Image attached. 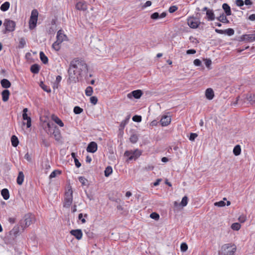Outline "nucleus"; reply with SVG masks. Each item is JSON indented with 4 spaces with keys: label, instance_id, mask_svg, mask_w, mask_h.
I'll return each instance as SVG.
<instances>
[{
    "label": "nucleus",
    "instance_id": "nucleus-1",
    "mask_svg": "<svg viewBox=\"0 0 255 255\" xmlns=\"http://www.w3.org/2000/svg\"><path fill=\"white\" fill-rule=\"evenodd\" d=\"M88 72V65L85 61L80 58H75L70 62L68 70L69 84L75 83L78 81L79 76L87 75Z\"/></svg>",
    "mask_w": 255,
    "mask_h": 255
},
{
    "label": "nucleus",
    "instance_id": "nucleus-2",
    "mask_svg": "<svg viewBox=\"0 0 255 255\" xmlns=\"http://www.w3.org/2000/svg\"><path fill=\"white\" fill-rule=\"evenodd\" d=\"M237 251L236 246L234 244H226L221 247L219 255H235Z\"/></svg>",
    "mask_w": 255,
    "mask_h": 255
},
{
    "label": "nucleus",
    "instance_id": "nucleus-3",
    "mask_svg": "<svg viewBox=\"0 0 255 255\" xmlns=\"http://www.w3.org/2000/svg\"><path fill=\"white\" fill-rule=\"evenodd\" d=\"M34 217L30 213H28L24 216L23 219L21 220L19 223V226L22 230L29 226L34 221Z\"/></svg>",
    "mask_w": 255,
    "mask_h": 255
},
{
    "label": "nucleus",
    "instance_id": "nucleus-4",
    "mask_svg": "<svg viewBox=\"0 0 255 255\" xmlns=\"http://www.w3.org/2000/svg\"><path fill=\"white\" fill-rule=\"evenodd\" d=\"M3 26L5 28L2 32L3 34H6L8 32H12L15 30V22L9 19H5L3 22Z\"/></svg>",
    "mask_w": 255,
    "mask_h": 255
},
{
    "label": "nucleus",
    "instance_id": "nucleus-5",
    "mask_svg": "<svg viewBox=\"0 0 255 255\" xmlns=\"http://www.w3.org/2000/svg\"><path fill=\"white\" fill-rule=\"evenodd\" d=\"M73 202V190L70 187L65 193L63 207L69 208Z\"/></svg>",
    "mask_w": 255,
    "mask_h": 255
},
{
    "label": "nucleus",
    "instance_id": "nucleus-6",
    "mask_svg": "<svg viewBox=\"0 0 255 255\" xmlns=\"http://www.w3.org/2000/svg\"><path fill=\"white\" fill-rule=\"evenodd\" d=\"M38 12L37 9H34L32 10L30 19L29 21V27L30 29L34 28L37 24Z\"/></svg>",
    "mask_w": 255,
    "mask_h": 255
},
{
    "label": "nucleus",
    "instance_id": "nucleus-7",
    "mask_svg": "<svg viewBox=\"0 0 255 255\" xmlns=\"http://www.w3.org/2000/svg\"><path fill=\"white\" fill-rule=\"evenodd\" d=\"M142 151L137 149L132 150H127L125 152V156L128 157L129 160H136L137 159L141 154Z\"/></svg>",
    "mask_w": 255,
    "mask_h": 255
},
{
    "label": "nucleus",
    "instance_id": "nucleus-8",
    "mask_svg": "<svg viewBox=\"0 0 255 255\" xmlns=\"http://www.w3.org/2000/svg\"><path fill=\"white\" fill-rule=\"evenodd\" d=\"M17 236V235L14 232H13L12 230H10L5 235V236L4 237V241L5 243L6 244H12Z\"/></svg>",
    "mask_w": 255,
    "mask_h": 255
},
{
    "label": "nucleus",
    "instance_id": "nucleus-9",
    "mask_svg": "<svg viewBox=\"0 0 255 255\" xmlns=\"http://www.w3.org/2000/svg\"><path fill=\"white\" fill-rule=\"evenodd\" d=\"M187 23L191 28H196L199 25L200 22L197 18L194 17H190L187 19Z\"/></svg>",
    "mask_w": 255,
    "mask_h": 255
},
{
    "label": "nucleus",
    "instance_id": "nucleus-10",
    "mask_svg": "<svg viewBox=\"0 0 255 255\" xmlns=\"http://www.w3.org/2000/svg\"><path fill=\"white\" fill-rule=\"evenodd\" d=\"M143 92L140 90H136L132 91L127 95V97L129 99H132V97L135 99H138L142 95Z\"/></svg>",
    "mask_w": 255,
    "mask_h": 255
},
{
    "label": "nucleus",
    "instance_id": "nucleus-11",
    "mask_svg": "<svg viewBox=\"0 0 255 255\" xmlns=\"http://www.w3.org/2000/svg\"><path fill=\"white\" fill-rule=\"evenodd\" d=\"M97 144L94 141H92L89 143L87 147V151L88 152L94 153L97 150Z\"/></svg>",
    "mask_w": 255,
    "mask_h": 255
},
{
    "label": "nucleus",
    "instance_id": "nucleus-12",
    "mask_svg": "<svg viewBox=\"0 0 255 255\" xmlns=\"http://www.w3.org/2000/svg\"><path fill=\"white\" fill-rule=\"evenodd\" d=\"M66 38L67 36L64 34L63 31L61 29L59 30L57 33L56 40L62 43Z\"/></svg>",
    "mask_w": 255,
    "mask_h": 255
},
{
    "label": "nucleus",
    "instance_id": "nucleus-13",
    "mask_svg": "<svg viewBox=\"0 0 255 255\" xmlns=\"http://www.w3.org/2000/svg\"><path fill=\"white\" fill-rule=\"evenodd\" d=\"M76 8L79 10L85 11L87 9V4L85 1H81L77 3Z\"/></svg>",
    "mask_w": 255,
    "mask_h": 255
},
{
    "label": "nucleus",
    "instance_id": "nucleus-14",
    "mask_svg": "<svg viewBox=\"0 0 255 255\" xmlns=\"http://www.w3.org/2000/svg\"><path fill=\"white\" fill-rule=\"evenodd\" d=\"M70 234L78 240L81 239L83 236L82 232L80 229L72 230L70 231Z\"/></svg>",
    "mask_w": 255,
    "mask_h": 255
},
{
    "label": "nucleus",
    "instance_id": "nucleus-15",
    "mask_svg": "<svg viewBox=\"0 0 255 255\" xmlns=\"http://www.w3.org/2000/svg\"><path fill=\"white\" fill-rule=\"evenodd\" d=\"M246 99L252 105L255 106V94L249 93L246 94Z\"/></svg>",
    "mask_w": 255,
    "mask_h": 255
},
{
    "label": "nucleus",
    "instance_id": "nucleus-16",
    "mask_svg": "<svg viewBox=\"0 0 255 255\" xmlns=\"http://www.w3.org/2000/svg\"><path fill=\"white\" fill-rule=\"evenodd\" d=\"M160 122L162 126H167L170 123L171 118L167 116H164L161 119Z\"/></svg>",
    "mask_w": 255,
    "mask_h": 255
},
{
    "label": "nucleus",
    "instance_id": "nucleus-17",
    "mask_svg": "<svg viewBox=\"0 0 255 255\" xmlns=\"http://www.w3.org/2000/svg\"><path fill=\"white\" fill-rule=\"evenodd\" d=\"M52 134L57 141H60L61 138V133L59 128L56 126L53 129Z\"/></svg>",
    "mask_w": 255,
    "mask_h": 255
},
{
    "label": "nucleus",
    "instance_id": "nucleus-18",
    "mask_svg": "<svg viewBox=\"0 0 255 255\" xmlns=\"http://www.w3.org/2000/svg\"><path fill=\"white\" fill-rule=\"evenodd\" d=\"M205 96L207 99L211 100L214 97V93L212 89L208 88L205 92Z\"/></svg>",
    "mask_w": 255,
    "mask_h": 255
},
{
    "label": "nucleus",
    "instance_id": "nucleus-19",
    "mask_svg": "<svg viewBox=\"0 0 255 255\" xmlns=\"http://www.w3.org/2000/svg\"><path fill=\"white\" fill-rule=\"evenodd\" d=\"M10 95V92L9 90L7 89L4 90L1 93L2 100L5 102H7L9 99Z\"/></svg>",
    "mask_w": 255,
    "mask_h": 255
},
{
    "label": "nucleus",
    "instance_id": "nucleus-20",
    "mask_svg": "<svg viewBox=\"0 0 255 255\" xmlns=\"http://www.w3.org/2000/svg\"><path fill=\"white\" fill-rule=\"evenodd\" d=\"M222 8L224 9V11H225V12L226 13V15L227 16H229V15H231L232 14L231 7L229 5V4H228L226 3H223V5H222Z\"/></svg>",
    "mask_w": 255,
    "mask_h": 255
},
{
    "label": "nucleus",
    "instance_id": "nucleus-21",
    "mask_svg": "<svg viewBox=\"0 0 255 255\" xmlns=\"http://www.w3.org/2000/svg\"><path fill=\"white\" fill-rule=\"evenodd\" d=\"M226 16L227 15H225L224 14V13H222V14H220V15L219 16L216 17V19L218 21H219L222 23H230V21L227 18Z\"/></svg>",
    "mask_w": 255,
    "mask_h": 255
},
{
    "label": "nucleus",
    "instance_id": "nucleus-22",
    "mask_svg": "<svg viewBox=\"0 0 255 255\" xmlns=\"http://www.w3.org/2000/svg\"><path fill=\"white\" fill-rule=\"evenodd\" d=\"M0 84L2 88H8L11 86L10 82L6 79H3L0 81Z\"/></svg>",
    "mask_w": 255,
    "mask_h": 255
},
{
    "label": "nucleus",
    "instance_id": "nucleus-23",
    "mask_svg": "<svg viewBox=\"0 0 255 255\" xmlns=\"http://www.w3.org/2000/svg\"><path fill=\"white\" fill-rule=\"evenodd\" d=\"M206 15L208 20L212 21L215 19V14L212 9L207 10Z\"/></svg>",
    "mask_w": 255,
    "mask_h": 255
},
{
    "label": "nucleus",
    "instance_id": "nucleus-24",
    "mask_svg": "<svg viewBox=\"0 0 255 255\" xmlns=\"http://www.w3.org/2000/svg\"><path fill=\"white\" fill-rule=\"evenodd\" d=\"M24 175L22 171H20L18 173V175L17 178L16 182L18 185H21L23 182Z\"/></svg>",
    "mask_w": 255,
    "mask_h": 255
},
{
    "label": "nucleus",
    "instance_id": "nucleus-25",
    "mask_svg": "<svg viewBox=\"0 0 255 255\" xmlns=\"http://www.w3.org/2000/svg\"><path fill=\"white\" fill-rule=\"evenodd\" d=\"M52 119L55 123L58 125L60 127H63L64 126V123L57 116L52 115Z\"/></svg>",
    "mask_w": 255,
    "mask_h": 255
},
{
    "label": "nucleus",
    "instance_id": "nucleus-26",
    "mask_svg": "<svg viewBox=\"0 0 255 255\" xmlns=\"http://www.w3.org/2000/svg\"><path fill=\"white\" fill-rule=\"evenodd\" d=\"M1 194L4 200H7L9 198V193L7 189L4 188L1 191Z\"/></svg>",
    "mask_w": 255,
    "mask_h": 255
},
{
    "label": "nucleus",
    "instance_id": "nucleus-27",
    "mask_svg": "<svg viewBox=\"0 0 255 255\" xmlns=\"http://www.w3.org/2000/svg\"><path fill=\"white\" fill-rule=\"evenodd\" d=\"M40 70V67L38 64H34L31 66L30 71L32 73L37 74Z\"/></svg>",
    "mask_w": 255,
    "mask_h": 255
},
{
    "label": "nucleus",
    "instance_id": "nucleus-28",
    "mask_svg": "<svg viewBox=\"0 0 255 255\" xmlns=\"http://www.w3.org/2000/svg\"><path fill=\"white\" fill-rule=\"evenodd\" d=\"M11 142L12 145L13 147H15L18 145V144L19 143V140H18L17 137L16 135H12V136L11 137Z\"/></svg>",
    "mask_w": 255,
    "mask_h": 255
},
{
    "label": "nucleus",
    "instance_id": "nucleus-29",
    "mask_svg": "<svg viewBox=\"0 0 255 255\" xmlns=\"http://www.w3.org/2000/svg\"><path fill=\"white\" fill-rule=\"evenodd\" d=\"M40 58L41 61L45 64L48 63V59L47 57L45 55V54L42 51H40L39 53Z\"/></svg>",
    "mask_w": 255,
    "mask_h": 255
},
{
    "label": "nucleus",
    "instance_id": "nucleus-30",
    "mask_svg": "<svg viewBox=\"0 0 255 255\" xmlns=\"http://www.w3.org/2000/svg\"><path fill=\"white\" fill-rule=\"evenodd\" d=\"M22 118L23 120H26L27 121V127L30 128L31 126V118L27 116V113H23L22 114Z\"/></svg>",
    "mask_w": 255,
    "mask_h": 255
},
{
    "label": "nucleus",
    "instance_id": "nucleus-31",
    "mask_svg": "<svg viewBox=\"0 0 255 255\" xmlns=\"http://www.w3.org/2000/svg\"><path fill=\"white\" fill-rule=\"evenodd\" d=\"M10 6V3L8 1H5L2 3L0 7V9L2 11H6L8 9Z\"/></svg>",
    "mask_w": 255,
    "mask_h": 255
},
{
    "label": "nucleus",
    "instance_id": "nucleus-32",
    "mask_svg": "<svg viewBox=\"0 0 255 255\" xmlns=\"http://www.w3.org/2000/svg\"><path fill=\"white\" fill-rule=\"evenodd\" d=\"M247 42H251L255 41V33L251 34H246Z\"/></svg>",
    "mask_w": 255,
    "mask_h": 255
},
{
    "label": "nucleus",
    "instance_id": "nucleus-33",
    "mask_svg": "<svg viewBox=\"0 0 255 255\" xmlns=\"http://www.w3.org/2000/svg\"><path fill=\"white\" fill-rule=\"evenodd\" d=\"M241 148L240 145H236L233 149L234 154L235 155L238 156L241 154Z\"/></svg>",
    "mask_w": 255,
    "mask_h": 255
},
{
    "label": "nucleus",
    "instance_id": "nucleus-34",
    "mask_svg": "<svg viewBox=\"0 0 255 255\" xmlns=\"http://www.w3.org/2000/svg\"><path fill=\"white\" fill-rule=\"evenodd\" d=\"M113 172V169L111 166H107L104 171L105 176L106 177H109Z\"/></svg>",
    "mask_w": 255,
    "mask_h": 255
},
{
    "label": "nucleus",
    "instance_id": "nucleus-35",
    "mask_svg": "<svg viewBox=\"0 0 255 255\" xmlns=\"http://www.w3.org/2000/svg\"><path fill=\"white\" fill-rule=\"evenodd\" d=\"M40 86L44 91L47 93L51 92V89L50 87L45 85L43 82H40Z\"/></svg>",
    "mask_w": 255,
    "mask_h": 255
},
{
    "label": "nucleus",
    "instance_id": "nucleus-36",
    "mask_svg": "<svg viewBox=\"0 0 255 255\" xmlns=\"http://www.w3.org/2000/svg\"><path fill=\"white\" fill-rule=\"evenodd\" d=\"M26 45V41L24 37H21L19 39L18 48H23Z\"/></svg>",
    "mask_w": 255,
    "mask_h": 255
},
{
    "label": "nucleus",
    "instance_id": "nucleus-37",
    "mask_svg": "<svg viewBox=\"0 0 255 255\" xmlns=\"http://www.w3.org/2000/svg\"><path fill=\"white\" fill-rule=\"evenodd\" d=\"M61 174V171L59 170H55L49 175V178L51 179L55 177L57 175Z\"/></svg>",
    "mask_w": 255,
    "mask_h": 255
},
{
    "label": "nucleus",
    "instance_id": "nucleus-38",
    "mask_svg": "<svg viewBox=\"0 0 255 255\" xmlns=\"http://www.w3.org/2000/svg\"><path fill=\"white\" fill-rule=\"evenodd\" d=\"M138 139V136L136 134H132L129 138V140L131 143H135L137 141Z\"/></svg>",
    "mask_w": 255,
    "mask_h": 255
},
{
    "label": "nucleus",
    "instance_id": "nucleus-39",
    "mask_svg": "<svg viewBox=\"0 0 255 255\" xmlns=\"http://www.w3.org/2000/svg\"><path fill=\"white\" fill-rule=\"evenodd\" d=\"M61 43L58 42V41H56L52 44V48L56 51H58L60 49V44Z\"/></svg>",
    "mask_w": 255,
    "mask_h": 255
},
{
    "label": "nucleus",
    "instance_id": "nucleus-40",
    "mask_svg": "<svg viewBox=\"0 0 255 255\" xmlns=\"http://www.w3.org/2000/svg\"><path fill=\"white\" fill-rule=\"evenodd\" d=\"M93 88L91 86H88L85 90V94L87 96H91L93 94Z\"/></svg>",
    "mask_w": 255,
    "mask_h": 255
},
{
    "label": "nucleus",
    "instance_id": "nucleus-41",
    "mask_svg": "<svg viewBox=\"0 0 255 255\" xmlns=\"http://www.w3.org/2000/svg\"><path fill=\"white\" fill-rule=\"evenodd\" d=\"M231 228L235 231H238L241 228V225L239 223H234L231 225Z\"/></svg>",
    "mask_w": 255,
    "mask_h": 255
},
{
    "label": "nucleus",
    "instance_id": "nucleus-42",
    "mask_svg": "<svg viewBox=\"0 0 255 255\" xmlns=\"http://www.w3.org/2000/svg\"><path fill=\"white\" fill-rule=\"evenodd\" d=\"M73 112L75 114H80L83 112V109L79 106H76L74 108Z\"/></svg>",
    "mask_w": 255,
    "mask_h": 255
},
{
    "label": "nucleus",
    "instance_id": "nucleus-43",
    "mask_svg": "<svg viewBox=\"0 0 255 255\" xmlns=\"http://www.w3.org/2000/svg\"><path fill=\"white\" fill-rule=\"evenodd\" d=\"M235 31L233 28H228L225 30V34L228 35V36H232L234 34Z\"/></svg>",
    "mask_w": 255,
    "mask_h": 255
},
{
    "label": "nucleus",
    "instance_id": "nucleus-44",
    "mask_svg": "<svg viewBox=\"0 0 255 255\" xmlns=\"http://www.w3.org/2000/svg\"><path fill=\"white\" fill-rule=\"evenodd\" d=\"M129 118L130 116H128L125 120L123 121L120 124V127L124 128L126 125L128 124Z\"/></svg>",
    "mask_w": 255,
    "mask_h": 255
},
{
    "label": "nucleus",
    "instance_id": "nucleus-45",
    "mask_svg": "<svg viewBox=\"0 0 255 255\" xmlns=\"http://www.w3.org/2000/svg\"><path fill=\"white\" fill-rule=\"evenodd\" d=\"M79 181L81 182L82 185H86V183L88 182L87 179H86L84 177L80 176L78 178Z\"/></svg>",
    "mask_w": 255,
    "mask_h": 255
},
{
    "label": "nucleus",
    "instance_id": "nucleus-46",
    "mask_svg": "<svg viewBox=\"0 0 255 255\" xmlns=\"http://www.w3.org/2000/svg\"><path fill=\"white\" fill-rule=\"evenodd\" d=\"M150 217L155 220H158L159 219L160 217L158 214L155 212H153L151 214H150Z\"/></svg>",
    "mask_w": 255,
    "mask_h": 255
},
{
    "label": "nucleus",
    "instance_id": "nucleus-47",
    "mask_svg": "<svg viewBox=\"0 0 255 255\" xmlns=\"http://www.w3.org/2000/svg\"><path fill=\"white\" fill-rule=\"evenodd\" d=\"M188 203V197L187 196H184L182 198V201L181 202V205L183 206H186Z\"/></svg>",
    "mask_w": 255,
    "mask_h": 255
},
{
    "label": "nucleus",
    "instance_id": "nucleus-48",
    "mask_svg": "<svg viewBox=\"0 0 255 255\" xmlns=\"http://www.w3.org/2000/svg\"><path fill=\"white\" fill-rule=\"evenodd\" d=\"M225 205L226 203L224 202V201H220L219 202H217L214 203V205L215 206L220 207H224L225 206Z\"/></svg>",
    "mask_w": 255,
    "mask_h": 255
},
{
    "label": "nucleus",
    "instance_id": "nucleus-49",
    "mask_svg": "<svg viewBox=\"0 0 255 255\" xmlns=\"http://www.w3.org/2000/svg\"><path fill=\"white\" fill-rule=\"evenodd\" d=\"M180 249L182 252H186L188 249V246L185 243H183L181 244Z\"/></svg>",
    "mask_w": 255,
    "mask_h": 255
},
{
    "label": "nucleus",
    "instance_id": "nucleus-50",
    "mask_svg": "<svg viewBox=\"0 0 255 255\" xmlns=\"http://www.w3.org/2000/svg\"><path fill=\"white\" fill-rule=\"evenodd\" d=\"M90 102L93 105H96L98 102V98L96 96H92L90 98Z\"/></svg>",
    "mask_w": 255,
    "mask_h": 255
},
{
    "label": "nucleus",
    "instance_id": "nucleus-51",
    "mask_svg": "<svg viewBox=\"0 0 255 255\" xmlns=\"http://www.w3.org/2000/svg\"><path fill=\"white\" fill-rule=\"evenodd\" d=\"M132 120L134 122H140L141 121V117L140 116L135 115L132 117Z\"/></svg>",
    "mask_w": 255,
    "mask_h": 255
},
{
    "label": "nucleus",
    "instance_id": "nucleus-52",
    "mask_svg": "<svg viewBox=\"0 0 255 255\" xmlns=\"http://www.w3.org/2000/svg\"><path fill=\"white\" fill-rule=\"evenodd\" d=\"M150 17L153 19H157L159 18V14L157 12H154L151 15Z\"/></svg>",
    "mask_w": 255,
    "mask_h": 255
},
{
    "label": "nucleus",
    "instance_id": "nucleus-53",
    "mask_svg": "<svg viewBox=\"0 0 255 255\" xmlns=\"http://www.w3.org/2000/svg\"><path fill=\"white\" fill-rule=\"evenodd\" d=\"M205 64L206 66L207 67H208V68L209 69H211L210 68V66L212 64V61L210 59H206L205 60Z\"/></svg>",
    "mask_w": 255,
    "mask_h": 255
},
{
    "label": "nucleus",
    "instance_id": "nucleus-54",
    "mask_svg": "<svg viewBox=\"0 0 255 255\" xmlns=\"http://www.w3.org/2000/svg\"><path fill=\"white\" fill-rule=\"evenodd\" d=\"M178 8L176 6H171L169 7L168 11L170 13H173L177 10Z\"/></svg>",
    "mask_w": 255,
    "mask_h": 255
},
{
    "label": "nucleus",
    "instance_id": "nucleus-55",
    "mask_svg": "<svg viewBox=\"0 0 255 255\" xmlns=\"http://www.w3.org/2000/svg\"><path fill=\"white\" fill-rule=\"evenodd\" d=\"M197 136L198 135L196 133H191L189 136V139L191 141H193L195 140V138L197 137Z\"/></svg>",
    "mask_w": 255,
    "mask_h": 255
},
{
    "label": "nucleus",
    "instance_id": "nucleus-56",
    "mask_svg": "<svg viewBox=\"0 0 255 255\" xmlns=\"http://www.w3.org/2000/svg\"><path fill=\"white\" fill-rule=\"evenodd\" d=\"M194 64L197 66H200L202 65L201 61L199 59H196L194 60Z\"/></svg>",
    "mask_w": 255,
    "mask_h": 255
},
{
    "label": "nucleus",
    "instance_id": "nucleus-57",
    "mask_svg": "<svg viewBox=\"0 0 255 255\" xmlns=\"http://www.w3.org/2000/svg\"><path fill=\"white\" fill-rule=\"evenodd\" d=\"M12 230L13 232H14L16 234L18 235L19 232V227L18 225L15 226Z\"/></svg>",
    "mask_w": 255,
    "mask_h": 255
},
{
    "label": "nucleus",
    "instance_id": "nucleus-58",
    "mask_svg": "<svg viewBox=\"0 0 255 255\" xmlns=\"http://www.w3.org/2000/svg\"><path fill=\"white\" fill-rule=\"evenodd\" d=\"M236 4L238 6H242L244 5V2L243 0H236Z\"/></svg>",
    "mask_w": 255,
    "mask_h": 255
},
{
    "label": "nucleus",
    "instance_id": "nucleus-59",
    "mask_svg": "<svg viewBox=\"0 0 255 255\" xmlns=\"http://www.w3.org/2000/svg\"><path fill=\"white\" fill-rule=\"evenodd\" d=\"M74 162H75V166H76L77 168H79V167L81 166V163L79 161L78 159L77 158H75Z\"/></svg>",
    "mask_w": 255,
    "mask_h": 255
},
{
    "label": "nucleus",
    "instance_id": "nucleus-60",
    "mask_svg": "<svg viewBox=\"0 0 255 255\" xmlns=\"http://www.w3.org/2000/svg\"><path fill=\"white\" fill-rule=\"evenodd\" d=\"M83 215L82 213H80L78 215V218L81 221L82 223H85L86 222V220L84 218H83Z\"/></svg>",
    "mask_w": 255,
    "mask_h": 255
},
{
    "label": "nucleus",
    "instance_id": "nucleus-61",
    "mask_svg": "<svg viewBox=\"0 0 255 255\" xmlns=\"http://www.w3.org/2000/svg\"><path fill=\"white\" fill-rule=\"evenodd\" d=\"M196 50L193 49H189L186 51V53L187 54H194L196 53Z\"/></svg>",
    "mask_w": 255,
    "mask_h": 255
},
{
    "label": "nucleus",
    "instance_id": "nucleus-62",
    "mask_svg": "<svg viewBox=\"0 0 255 255\" xmlns=\"http://www.w3.org/2000/svg\"><path fill=\"white\" fill-rule=\"evenodd\" d=\"M158 123V122L156 120H153L150 123V126L152 127L156 126Z\"/></svg>",
    "mask_w": 255,
    "mask_h": 255
},
{
    "label": "nucleus",
    "instance_id": "nucleus-63",
    "mask_svg": "<svg viewBox=\"0 0 255 255\" xmlns=\"http://www.w3.org/2000/svg\"><path fill=\"white\" fill-rule=\"evenodd\" d=\"M151 3H152L151 1H149V0L146 1V2L143 5V7H146L147 6H149L151 5Z\"/></svg>",
    "mask_w": 255,
    "mask_h": 255
},
{
    "label": "nucleus",
    "instance_id": "nucleus-64",
    "mask_svg": "<svg viewBox=\"0 0 255 255\" xmlns=\"http://www.w3.org/2000/svg\"><path fill=\"white\" fill-rule=\"evenodd\" d=\"M249 19L252 21L255 20V14H252L250 15Z\"/></svg>",
    "mask_w": 255,
    "mask_h": 255
}]
</instances>
